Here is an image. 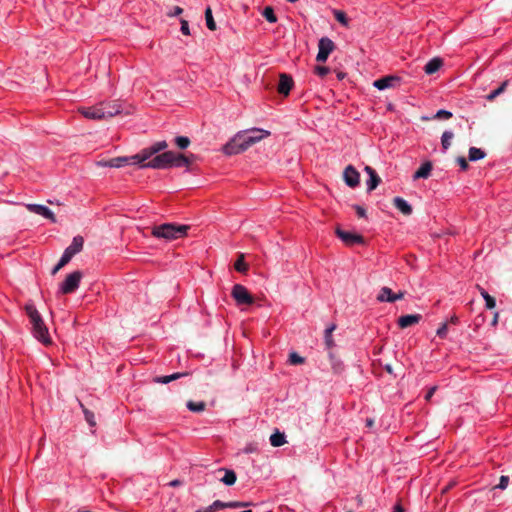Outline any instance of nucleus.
<instances>
[{
	"instance_id": "nucleus-52",
	"label": "nucleus",
	"mask_w": 512,
	"mask_h": 512,
	"mask_svg": "<svg viewBox=\"0 0 512 512\" xmlns=\"http://www.w3.org/2000/svg\"><path fill=\"white\" fill-rule=\"evenodd\" d=\"M152 234L156 238H160V226H154L153 229H152Z\"/></svg>"
},
{
	"instance_id": "nucleus-7",
	"label": "nucleus",
	"mask_w": 512,
	"mask_h": 512,
	"mask_svg": "<svg viewBox=\"0 0 512 512\" xmlns=\"http://www.w3.org/2000/svg\"><path fill=\"white\" fill-rule=\"evenodd\" d=\"M232 297L239 305H251L254 303V298L249 293L246 287L241 284H235L232 288Z\"/></svg>"
},
{
	"instance_id": "nucleus-58",
	"label": "nucleus",
	"mask_w": 512,
	"mask_h": 512,
	"mask_svg": "<svg viewBox=\"0 0 512 512\" xmlns=\"http://www.w3.org/2000/svg\"><path fill=\"white\" fill-rule=\"evenodd\" d=\"M374 425V420L371 418L366 419V426L372 427Z\"/></svg>"
},
{
	"instance_id": "nucleus-23",
	"label": "nucleus",
	"mask_w": 512,
	"mask_h": 512,
	"mask_svg": "<svg viewBox=\"0 0 512 512\" xmlns=\"http://www.w3.org/2000/svg\"><path fill=\"white\" fill-rule=\"evenodd\" d=\"M477 287H478V290H479L481 296L485 300L486 308L487 309L495 308V306H496L495 298L492 297L491 295H489L488 292L485 289L481 288L480 286H477Z\"/></svg>"
},
{
	"instance_id": "nucleus-14",
	"label": "nucleus",
	"mask_w": 512,
	"mask_h": 512,
	"mask_svg": "<svg viewBox=\"0 0 512 512\" xmlns=\"http://www.w3.org/2000/svg\"><path fill=\"white\" fill-rule=\"evenodd\" d=\"M26 207L32 213L41 215L44 218L49 219L53 223L56 222V217L54 213L47 206L41 204H27Z\"/></svg>"
},
{
	"instance_id": "nucleus-38",
	"label": "nucleus",
	"mask_w": 512,
	"mask_h": 512,
	"mask_svg": "<svg viewBox=\"0 0 512 512\" xmlns=\"http://www.w3.org/2000/svg\"><path fill=\"white\" fill-rule=\"evenodd\" d=\"M334 329H335V326L333 325V326L327 328L326 331H325V342H326V345L328 347L333 346V339H332V335L331 334H332Z\"/></svg>"
},
{
	"instance_id": "nucleus-3",
	"label": "nucleus",
	"mask_w": 512,
	"mask_h": 512,
	"mask_svg": "<svg viewBox=\"0 0 512 512\" xmlns=\"http://www.w3.org/2000/svg\"><path fill=\"white\" fill-rule=\"evenodd\" d=\"M123 111L122 104L118 101H101L93 106H82L78 112L89 120H106L120 114Z\"/></svg>"
},
{
	"instance_id": "nucleus-15",
	"label": "nucleus",
	"mask_w": 512,
	"mask_h": 512,
	"mask_svg": "<svg viewBox=\"0 0 512 512\" xmlns=\"http://www.w3.org/2000/svg\"><path fill=\"white\" fill-rule=\"evenodd\" d=\"M364 171L369 175V180L367 181V191L371 192L377 188V186L381 182V178L377 174V172L370 166H366Z\"/></svg>"
},
{
	"instance_id": "nucleus-35",
	"label": "nucleus",
	"mask_w": 512,
	"mask_h": 512,
	"mask_svg": "<svg viewBox=\"0 0 512 512\" xmlns=\"http://www.w3.org/2000/svg\"><path fill=\"white\" fill-rule=\"evenodd\" d=\"M187 375V373H174V374H171V375H167V376H162V384H167V383H170L171 381L173 380H176V379H179L183 376Z\"/></svg>"
},
{
	"instance_id": "nucleus-37",
	"label": "nucleus",
	"mask_w": 512,
	"mask_h": 512,
	"mask_svg": "<svg viewBox=\"0 0 512 512\" xmlns=\"http://www.w3.org/2000/svg\"><path fill=\"white\" fill-rule=\"evenodd\" d=\"M289 362L292 365H299L304 363V358L298 355L297 353L293 352L289 355Z\"/></svg>"
},
{
	"instance_id": "nucleus-63",
	"label": "nucleus",
	"mask_w": 512,
	"mask_h": 512,
	"mask_svg": "<svg viewBox=\"0 0 512 512\" xmlns=\"http://www.w3.org/2000/svg\"><path fill=\"white\" fill-rule=\"evenodd\" d=\"M343 77H344L343 73H339V74H338V78H339V79H342Z\"/></svg>"
},
{
	"instance_id": "nucleus-64",
	"label": "nucleus",
	"mask_w": 512,
	"mask_h": 512,
	"mask_svg": "<svg viewBox=\"0 0 512 512\" xmlns=\"http://www.w3.org/2000/svg\"><path fill=\"white\" fill-rule=\"evenodd\" d=\"M196 512H206V509H200V510H197Z\"/></svg>"
},
{
	"instance_id": "nucleus-20",
	"label": "nucleus",
	"mask_w": 512,
	"mask_h": 512,
	"mask_svg": "<svg viewBox=\"0 0 512 512\" xmlns=\"http://www.w3.org/2000/svg\"><path fill=\"white\" fill-rule=\"evenodd\" d=\"M432 163L430 161H427L423 163L420 168L414 173L413 178L420 179V178H428L432 171Z\"/></svg>"
},
{
	"instance_id": "nucleus-46",
	"label": "nucleus",
	"mask_w": 512,
	"mask_h": 512,
	"mask_svg": "<svg viewBox=\"0 0 512 512\" xmlns=\"http://www.w3.org/2000/svg\"><path fill=\"white\" fill-rule=\"evenodd\" d=\"M180 23H181V32L184 35H189L190 34V30H189L188 21H186L185 19H181Z\"/></svg>"
},
{
	"instance_id": "nucleus-49",
	"label": "nucleus",
	"mask_w": 512,
	"mask_h": 512,
	"mask_svg": "<svg viewBox=\"0 0 512 512\" xmlns=\"http://www.w3.org/2000/svg\"><path fill=\"white\" fill-rule=\"evenodd\" d=\"M243 451L246 454L255 453L257 451V446L253 443L247 444Z\"/></svg>"
},
{
	"instance_id": "nucleus-13",
	"label": "nucleus",
	"mask_w": 512,
	"mask_h": 512,
	"mask_svg": "<svg viewBox=\"0 0 512 512\" xmlns=\"http://www.w3.org/2000/svg\"><path fill=\"white\" fill-rule=\"evenodd\" d=\"M294 85V81L292 77L286 73H281L279 75V82L277 85V91L279 94L283 96H288L292 87Z\"/></svg>"
},
{
	"instance_id": "nucleus-42",
	"label": "nucleus",
	"mask_w": 512,
	"mask_h": 512,
	"mask_svg": "<svg viewBox=\"0 0 512 512\" xmlns=\"http://www.w3.org/2000/svg\"><path fill=\"white\" fill-rule=\"evenodd\" d=\"M73 258V256L70 254V252H68L67 250H64L59 262H60V265H66L70 262V260Z\"/></svg>"
},
{
	"instance_id": "nucleus-31",
	"label": "nucleus",
	"mask_w": 512,
	"mask_h": 512,
	"mask_svg": "<svg viewBox=\"0 0 512 512\" xmlns=\"http://www.w3.org/2000/svg\"><path fill=\"white\" fill-rule=\"evenodd\" d=\"M262 15L270 23H275L277 21V17L274 13V10L270 6L264 8Z\"/></svg>"
},
{
	"instance_id": "nucleus-27",
	"label": "nucleus",
	"mask_w": 512,
	"mask_h": 512,
	"mask_svg": "<svg viewBox=\"0 0 512 512\" xmlns=\"http://www.w3.org/2000/svg\"><path fill=\"white\" fill-rule=\"evenodd\" d=\"M507 86H508V81L506 80V81L502 82L501 85L497 89L493 90L490 94H488L486 96V99L488 101H493L496 97L501 95L506 90Z\"/></svg>"
},
{
	"instance_id": "nucleus-8",
	"label": "nucleus",
	"mask_w": 512,
	"mask_h": 512,
	"mask_svg": "<svg viewBox=\"0 0 512 512\" xmlns=\"http://www.w3.org/2000/svg\"><path fill=\"white\" fill-rule=\"evenodd\" d=\"M184 154L173 151L162 152V168L166 167H183Z\"/></svg>"
},
{
	"instance_id": "nucleus-54",
	"label": "nucleus",
	"mask_w": 512,
	"mask_h": 512,
	"mask_svg": "<svg viewBox=\"0 0 512 512\" xmlns=\"http://www.w3.org/2000/svg\"><path fill=\"white\" fill-rule=\"evenodd\" d=\"M63 267L64 265H60V262H58L57 265L52 269L51 274L55 275Z\"/></svg>"
},
{
	"instance_id": "nucleus-44",
	"label": "nucleus",
	"mask_w": 512,
	"mask_h": 512,
	"mask_svg": "<svg viewBox=\"0 0 512 512\" xmlns=\"http://www.w3.org/2000/svg\"><path fill=\"white\" fill-rule=\"evenodd\" d=\"M197 156L195 154H189V155H185L184 154V159L186 160L184 163H183V166H186V167H189L192 163H194L196 160H197Z\"/></svg>"
},
{
	"instance_id": "nucleus-50",
	"label": "nucleus",
	"mask_w": 512,
	"mask_h": 512,
	"mask_svg": "<svg viewBox=\"0 0 512 512\" xmlns=\"http://www.w3.org/2000/svg\"><path fill=\"white\" fill-rule=\"evenodd\" d=\"M183 12V9L179 6H175L172 11L167 12L169 17L178 16Z\"/></svg>"
},
{
	"instance_id": "nucleus-56",
	"label": "nucleus",
	"mask_w": 512,
	"mask_h": 512,
	"mask_svg": "<svg viewBox=\"0 0 512 512\" xmlns=\"http://www.w3.org/2000/svg\"><path fill=\"white\" fill-rule=\"evenodd\" d=\"M455 485L454 482H450L448 485H446L443 489H442V493H446L447 491H449L453 486Z\"/></svg>"
},
{
	"instance_id": "nucleus-6",
	"label": "nucleus",
	"mask_w": 512,
	"mask_h": 512,
	"mask_svg": "<svg viewBox=\"0 0 512 512\" xmlns=\"http://www.w3.org/2000/svg\"><path fill=\"white\" fill-rule=\"evenodd\" d=\"M82 276V272L79 270L68 274L59 286V293L64 295L74 293L80 285Z\"/></svg>"
},
{
	"instance_id": "nucleus-10",
	"label": "nucleus",
	"mask_w": 512,
	"mask_h": 512,
	"mask_svg": "<svg viewBox=\"0 0 512 512\" xmlns=\"http://www.w3.org/2000/svg\"><path fill=\"white\" fill-rule=\"evenodd\" d=\"M335 233L341 239V241L347 246L365 243V240L362 235L342 230L340 227L336 228Z\"/></svg>"
},
{
	"instance_id": "nucleus-5",
	"label": "nucleus",
	"mask_w": 512,
	"mask_h": 512,
	"mask_svg": "<svg viewBox=\"0 0 512 512\" xmlns=\"http://www.w3.org/2000/svg\"><path fill=\"white\" fill-rule=\"evenodd\" d=\"M191 226L178 223H162V241H175L184 239L188 235Z\"/></svg>"
},
{
	"instance_id": "nucleus-59",
	"label": "nucleus",
	"mask_w": 512,
	"mask_h": 512,
	"mask_svg": "<svg viewBox=\"0 0 512 512\" xmlns=\"http://www.w3.org/2000/svg\"><path fill=\"white\" fill-rule=\"evenodd\" d=\"M333 368H334V370H335V372H336V373H339V372L342 370V367H341V365H340V364H336V365H334V367H333Z\"/></svg>"
},
{
	"instance_id": "nucleus-25",
	"label": "nucleus",
	"mask_w": 512,
	"mask_h": 512,
	"mask_svg": "<svg viewBox=\"0 0 512 512\" xmlns=\"http://www.w3.org/2000/svg\"><path fill=\"white\" fill-rule=\"evenodd\" d=\"M245 255L243 253H240L238 255V259L236 260L234 264V268L236 271L240 273H246L248 271V264L244 260Z\"/></svg>"
},
{
	"instance_id": "nucleus-41",
	"label": "nucleus",
	"mask_w": 512,
	"mask_h": 512,
	"mask_svg": "<svg viewBox=\"0 0 512 512\" xmlns=\"http://www.w3.org/2000/svg\"><path fill=\"white\" fill-rule=\"evenodd\" d=\"M314 72L320 77H325L330 72V69L326 66H315Z\"/></svg>"
},
{
	"instance_id": "nucleus-21",
	"label": "nucleus",
	"mask_w": 512,
	"mask_h": 512,
	"mask_svg": "<svg viewBox=\"0 0 512 512\" xmlns=\"http://www.w3.org/2000/svg\"><path fill=\"white\" fill-rule=\"evenodd\" d=\"M443 65V60L439 57L431 59L424 67L426 74L431 75L437 72Z\"/></svg>"
},
{
	"instance_id": "nucleus-62",
	"label": "nucleus",
	"mask_w": 512,
	"mask_h": 512,
	"mask_svg": "<svg viewBox=\"0 0 512 512\" xmlns=\"http://www.w3.org/2000/svg\"><path fill=\"white\" fill-rule=\"evenodd\" d=\"M167 147V143L165 141H162V150L166 149Z\"/></svg>"
},
{
	"instance_id": "nucleus-28",
	"label": "nucleus",
	"mask_w": 512,
	"mask_h": 512,
	"mask_svg": "<svg viewBox=\"0 0 512 512\" xmlns=\"http://www.w3.org/2000/svg\"><path fill=\"white\" fill-rule=\"evenodd\" d=\"M205 407H206V403L203 401L194 402V401L190 400L187 402V408L191 412H196V413L202 412L205 410Z\"/></svg>"
},
{
	"instance_id": "nucleus-1",
	"label": "nucleus",
	"mask_w": 512,
	"mask_h": 512,
	"mask_svg": "<svg viewBox=\"0 0 512 512\" xmlns=\"http://www.w3.org/2000/svg\"><path fill=\"white\" fill-rule=\"evenodd\" d=\"M102 167L120 168L127 164H137L140 168H160V142H155L131 157H116L97 163Z\"/></svg>"
},
{
	"instance_id": "nucleus-29",
	"label": "nucleus",
	"mask_w": 512,
	"mask_h": 512,
	"mask_svg": "<svg viewBox=\"0 0 512 512\" xmlns=\"http://www.w3.org/2000/svg\"><path fill=\"white\" fill-rule=\"evenodd\" d=\"M485 157L484 151H482L479 148L471 147L469 149V160L470 161H477Z\"/></svg>"
},
{
	"instance_id": "nucleus-18",
	"label": "nucleus",
	"mask_w": 512,
	"mask_h": 512,
	"mask_svg": "<svg viewBox=\"0 0 512 512\" xmlns=\"http://www.w3.org/2000/svg\"><path fill=\"white\" fill-rule=\"evenodd\" d=\"M393 204L394 206L399 210L401 211L404 215L408 216V215H411L412 214V207L411 205L406 201L404 200L403 198L401 197H395L393 199Z\"/></svg>"
},
{
	"instance_id": "nucleus-55",
	"label": "nucleus",
	"mask_w": 512,
	"mask_h": 512,
	"mask_svg": "<svg viewBox=\"0 0 512 512\" xmlns=\"http://www.w3.org/2000/svg\"><path fill=\"white\" fill-rule=\"evenodd\" d=\"M392 512H404V508L402 507V505L400 503H397L394 508H393V511Z\"/></svg>"
},
{
	"instance_id": "nucleus-30",
	"label": "nucleus",
	"mask_w": 512,
	"mask_h": 512,
	"mask_svg": "<svg viewBox=\"0 0 512 512\" xmlns=\"http://www.w3.org/2000/svg\"><path fill=\"white\" fill-rule=\"evenodd\" d=\"M205 19L207 28L211 31L216 30V23L213 19L212 10L210 7H207L205 10Z\"/></svg>"
},
{
	"instance_id": "nucleus-22",
	"label": "nucleus",
	"mask_w": 512,
	"mask_h": 512,
	"mask_svg": "<svg viewBox=\"0 0 512 512\" xmlns=\"http://www.w3.org/2000/svg\"><path fill=\"white\" fill-rule=\"evenodd\" d=\"M224 471V476L220 479L222 483L227 486H232L235 484L237 480L236 473L233 470L229 469H219V472Z\"/></svg>"
},
{
	"instance_id": "nucleus-34",
	"label": "nucleus",
	"mask_w": 512,
	"mask_h": 512,
	"mask_svg": "<svg viewBox=\"0 0 512 512\" xmlns=\"http://www.w3.org/2000/svg\"><path fill=\"white\" fill-rule=\"evenodd\" d=\"M334 16H335V19L342 25H344V26L348 25V18L346 16L345 12H343L341 10H335Z\"/></svg>"
},
{
	"instance_id": "nucleus-16",
	"label": "nucleus",
	"mask_w": 512,
	"mask_h": 512,
	"mask_svg": "<svg viewBox=\"0 0 512 512\" xmlns=\"http://www.w3.org/2000/svg\"><path fill=\"white\" fill-rule=\"evenodd\" d=\"M399 82V78L396 76H385L382 78L377 79L374 82V86L378 88L379 90H384L387 88H392L396 85V83Z\"/></svg>"
},
{
	"instance_id": "nucleus-60",
	"label": "nucleus",
	"mask_w": 512,
	"mask_h": 512,
	"mask_svg": "<svg viewBox=\"0 0 512 512\" xmlns=\"http://www.w3.org/2000/svg\"><path fill=\"white\" fill-rule=\"evenodd\" d=\"M498 322V313H495L494 317H493V320H492V325H496Z\"/></svg>"
},
{
	"instance_id": "nucleus-61",
	"label": "nucleus",
	"mask_w": 512,
	"mask_h": 512,
	"mask_svg": "<svg viewBox=\"0 0 512 512\" xmlns=\"http://www.w3.org/2000/svg\"><path fill=\"white\" fill-rule=\"evenodd\" d=\"M385 370H386L388 373H390V374L393 372V370H392V366H391L390 364H387V365L385 366Z\"/></svg>"
},
{
	"instance_id": "nucleus-57",
	"label": "nucleus",
	"mask_w": 512,
	"mask_h": 512,
	"mask_svg": "<svg viewBox=\"0 0 512 512\" xmlns=\"http://www.w3.org/2000/svg\"><path fill=\"white\" fill-rule=\"evenodd\" d=\"M458 321H459V319H458V317H457L456 315H453V316L450 318V320H449V322H450L451 324H457V323H458Z\"/></svg>"
},
{
	"instance_id": "nucleus-51",
	"label": "nucleus",
	"mask_w": 512,
	"mask_h": 512,
	"mask_svg": "<svg viewBox=\"0 0 512 512\" xmlns=\"http://www.w3.org/2000/svg\"><path fill=\"white\" fill-rule=\"evenodd\" d=\"M180 485H182V482L178 479H175V480L169 482L166 486L167 487H176V486H180Z\"/></svg>"
},
{
	"instance_id": "nucleus-39",
	"label": "nucleus",
	"mask_w": 512,
	"mask_h": 512,
	"mask_svg": "<svg viewBox=\"0 0 512 512\" xmlns=\"http://www.w3.org/2000/svg\"><path fill=\"white\" fill-rule=\"evenodd\" d=\"M250 505H251L250 502H241V501H230V502H227V507L228 508H233V509L242 508V507H248Z\"/></svg>"
},
{
	"instance_id": "nucleus-24",
	"label": "nucleus",
	"mask_w": 512,
	"mask_h": 512,
	"mask_svg": "<svg viewBox=\"0 0 512 512\" xmlns=\"http://www.w3.org/2000/svg\"><path fill=\"white\" fill-rule=\"evenodd\" d=\"M270 443L274 447H280L286 443L285 435L278 430L270 436Z\"/></svg>"
},
{
	"instance_id": "nucleus-26",
	"label": "nucleus",
	"mask_w": 512,
	"mask_h": 512,
	"mask_svg": "<svg viewBox=\"0 0 512 512\" xmlns=\"http://www.w3.org/2000/svg\"><path fill=\"white\" fill-rule=\"evenodd\" d=\"M454 138V134L451 131H444L441 137V145L444 151L448 150L451 146L452 139Z\"/></svg>"
},
{
	"instance_id": "nucleus-45",
	"label": "nucleus",
	"mask_w": 512,
	"mask_h": 512,
	"mask_svg": "<svg viewBox=\"0 0 512 512\" xmlns=\"http://www.w3.org/2000/svg\"><path fill=\"white\" fill-rule=\"evenodd\" d=\"M509 483V477L508 476H501L498 485L496 488H499L501 490H504L507 488Z\"/></svg>"
},
{
	"instance_id": "nucleus-53",
	"label": "nucleus",
	"mask_w": 512,
	"mask_h": 512,
	"mask_svg": "<svg viewBox=\"0 0 512 512\" xmlns=\"http://www.w3.org/2000/svg\"><path fill=\"white\" fill-rule=\"evenodd\" d=\"M435 390H436V387H432V388L428 391V393H427V394H426V396H425V399H426L427 401L431 399V397L433 396V394H434Z\"/></svg>"
},
{
	"instance_id": "nucleus-40",
	"label": "nucleus",
	"mask_w": 512,
	"mask_h": 512,
	"mask_svg": "<svg viewBox=\"0 0 512 512\" xmlns=\"http://www.w3.org/2000/svg\"><path fill=\"white\" fill-rule=\"evenodd\" d=\"M452 117V113L447 110H439L433 116L434 119H450Z\"/></svg>"
},
{
	"instance_id": "nucleus-33",
	"label": "nucleus",
	"mask_w": 512,
	"mask_h": 512,
	"mask_svg": "<svg viewBox=\"0 0 512 512\" xmlns=\"http://www.w3.org/2000/svg\"><path fill=\"white\" fill-rule=\"evenodd\" d=\"M175 144L180 149H185L190 145V139L185 136H178L175 138Z\"/></svg>"
},
{
	"instance_id": "nucleus-43",
	"label": "nucleus",
	"mask_w": 512,
	"mask_h": 512,
	"mask_svg": "<svg viewBox=\"0 0 512 512\" xmlns=\"http://www.w3.org/2000/svg\"><path fill=\"white\" fill-rule=\"evenodd\" d=\"M447 331H448V323L445 322L443 323L437 330V335L440 337V338H445L446 335H447Z\"/></svg>"
},
{
	"instance_id": "nucleus-2",
	"label": "nucleus",
	"mask_w": 512,
	"mask_h": 512,
	"mask_svg": "<svg viewBox=\"0 0 512 512\" xmlns=\"http://www.w3.org/2000/svg\"><path fill=\"white\" fill-rule=\"evenodd\" d=\"M270 135L269 131L253 128L238 132L228 143L223 146L226 155H235L246 151L252 145Z\"/></svg>"
},
{
	"instance_id": "nucleus-32",
	"label": "nucleus",
	"mask_w": 512,
	"mask_h": 512,
	"mask_svg": "<svg viewBox=\"0 0 512 512\" xmlns=\"http://www.w3.org/2000/svg\"><path fill=\"white\" fill-rule=\"evenodd\" d=\"M227 507V502H222L220 500L214 501L210 506L206 507V512H216L219 509H224Z\"/></svg>"
},
{
	"instance_id": "nucleus-11",
	"label": "nucleus",
	"mask_w": 512,
	"mask_h": 512,
	"mask_svg": "<svg viewBox=\"0 0 512 512\" xmlns=\"http://www.w3.org/2000/svg\"><path fill=\"white\" fill-rule=\"evenodd\" d=\"M405 295L404 291H399L398 293H394L389 287H382L376 297L379 302H389L393 303L397 300L403 299Z\"/></svg>"
},
{
	"instance_id": "nucleus-9",
	"label": "nucleus",
	"mask_w": 512,
	"mask_h": 512,
	"mask_svg": "<svg viewBox=\"0 0 512 512\" xmlns=\"http://www.w3.org/2000/svg\"><path fill=\"white\" fill-rule=\"evenodd\" d=\"M334 49V42L328 37H322L318 42V54L316 56V60L318 62H325Z\"/></svg>"
},
{
	"instance_id": "nucleus-4",
	"label": "nucleus",
	"mask_w": 512,
	"mask_h": 512,
	"mask_svg": "<svg viewBox=\"0 0 512 512\" xmlns=\"http://www.w3.org/2000/svg\"><path fill=\"white\" fill-rule=\"evenodd\" d=\"M25 311L31 323L33 336L42 344H51V337L46 324L32 301L25 304Z\"/></svg>"
},
{
	"instance_id": "nucleus-48",
	"label": "nucleus",
	"mask_w": 512,
	"mask_h": 512,
	"mask_svg": "<svg viewBox=\"0 0 512 512\" xmlns=\"http://www.w3.org/2000/svg\"><path fill=\"white\" fill-rule=\"evenodd\" d=\"M456 161L460 165L462 170H467L468 169L469 164H468V161L464 157L460 156V157L457 158Z\"/></svg>"
},
{
	"instance_id": "nucleus-36",
	"label": "nucleus",
	"mask_w": 512,
	"mask_h": 512,
	"mask_svg": "<svg viewBox=\"0 0 512 512\" xmlns=\"http://www.w3.org/2000/svg\"><path fill=\"white\" fill-rule=\"evenodd\" d=\"M81 407L83 408V413L85 416V420L88 422L90 426H95V417L93 412L89 411L88 409L84 408V406L81 404Z\"/></svg>"
},
{
	"instance_id": "nucleus-12",
	"label": "nucleus",
	"mask_w": 512,
	"mask_h": 512,
	"mask_svg": "<svg viewBox=\"0 0 512 512\" xmlns=\"http://www.w3.org/2000/svg\"><path fill=\"white\" fill-rule=\"evenodd\" d=\"M343 179L347 186L355 188L359 185L360 174L354 166L348 165L343 171Z\"/></svg>"
},
{
	"instance_id": "nucleus-47",
	"label": "nucleus",
	"mask_w": 512,
	"mask_h": 512,
	"mask_svg": "<svg viewBox=\"0 0 512 512\" xmlns=\"http://www.w3.org/2000/svg\"><path fill=\"white\" fill-rule=\"evenodd\" d=\"M353 208L355 209L358 217L363 218L366 217V210L364 207L360 205H353Z\"/></svg>"
},
{
	"instance_id": "nucleus-19",
	"label": "nucleus",
	"mask_w": 512,
	"mask_h": 512,
	"mask_svg": "<svg viewBox=\"0 0 512 512\" xmlns=\"http://www.w3.org/2000/svg\"><path fill=\"white\" fill-rule=\"evenodd\" d=\"M84 239L82 236H75L72 240V243L65 249L72 256L76 255L77 253L81 252L83 249Z\"/></svg>"
},
{
	"instance_id": "nucleus-17",
	"label": "nucleus",
	"mask_w": 512,
	"mask_h": 512,
	"mask_svg": "<svg viewBox=\"0 0 512 512\" xmlns=\"http://www.w3.org/2000/svg\"><path fill=\"white\" fill-rule=\"evenodd\" d=\"M422 316L420 314H408V315H403L401 316L399 319H398V325L404 329V328H407V327H410L412 325H415L417 323H419V321L421 320Z\"/></svg>"
}]
</instances>
